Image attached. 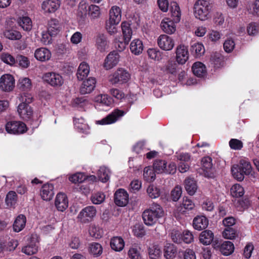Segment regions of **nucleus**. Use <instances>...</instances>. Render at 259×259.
Returning <instances> with one entry per match:
<instances>
[{"label": "nucleus", "instance_id": "35", "mask_svg": "<svg viewBox=\"0 0 259 259\" xmlns=\"http://www.w3.org/2000/svg\"><path fill=\"white\" fill-rule=\"evenodd\" d=\"M177 249L172 244L166 243L164 248V256L167 259H172L177 254Z\"/></svg>", "mask_w": 259, "mask_h": 259}, {"label": "nucleus", "instance_id": "15", "mask_svg": "<svg viewBox=\"0 0 259 259\" xmlns=\"http://www.w3.org/2000/svg\"><path fill=\"white\" fill-rule=\"evenodd\" d=\"M38 242L36 235H33L29 243L22 247V252L27 255L36 254L38 251Z\"/></svg>", "mask_w": 259, "mask_h": 259}, {"label": "nucleus", "instance_id": "3", "mask_svg": "<svg viewBox=\"0 0 259 259\" xmlns=\"http://www.w3.org/2000/svg\"><path fill=\"white\" fill-rule=\"evenodd\" d=\"M165 215L163 208L158 204H152L148 209L142 213L144 224L148 226H152Z\"/></svg>", "mask_w": 259, "mask_h": 259}, {"label": "nucleus", "instance_id": "43", "mask_svg": "<svg viewBox=\"0 0 259 259\" xmlns=\"http://www.w3.org/2000/svg\"><path fill=\"white\" fill-rule=\"evenodd\" d=\"M110 171L105 166L100 167L98 171V176L100 181L103 183L107 182L110 178Z\"/></svg>", "mask_w": 259, "mask_h": 259}, {"label": "nucleus", "instance_id": "14", "mask_svg": "<svg viewBox=\"0 0 259 259\" xmlns=\"http://www.w3.org/2000/svg\"><path fill=\"white\" fill-rule=\"evenodd\" d=\"M176 60L178 63L185 64L189 58L188 47L184 45H179L176 49Z\"/></svg>", "mask_w": 259, "mask_h": 259}, {"label": "nucleus", "instance_id": "27", "mask_svg": "<svg viewBox=\"0 0 259 259\" xmlns=\"http://www.w3.org/2000/svg\"><path fill=\"white\" fill-rule=\"evenodd\" d=\"M192 69L194 74L199 77H203L206 75V69L204 64L200 62L193 64Z\"/></svg>", "mask_w": 259, "mask_h": 259}, {"label": "nucleus", "instance_id": "17", "mask_svg": "<svg viewBox=\"0 0 259 259\" xmlns=\"http://www.w3.org/2000/svg\"><path fill=\"white\" fill-rule=\"evenodd\" d=\"M114 202L119 206H124L128 202V195L126 191L119 189L114 194Z\"/></svg>", "mask_w": 259, "mask_h": 259}, {"label": "nucleus", "instance_id": "44", "mask_svg": "<svg viewBox=\"0 0 259 259\" xmlns=\"http://www.w3.org/2000/svg\"><path fill=\"white\" fill-rule=\"evenodd\" d=\"M155 171L150 166L146 167L143 171L144 179L147 182H153L155 179Z\"/></svg>", "mask_w": 259, "mask_h": 259}, {"label": "nucleus", "instance_id": "61", "mask_svg": "<svg viewBox=\"0 0 259 259\" xmlns=\"http://www.w3.org/2000/svg\"><path fill=\"white\" fill-rule=\"evenodd\" d=\"M105 198L104 194L99 192L92 195L91 201L95 204H100L104 201Z\"/></svg>", "mask_w": 259, "mask_h": 259}, {"label": "nucleus", "instance_id": "63", "mask_svg": "<svg viewBox=\"0 0 259 259\" xmlns=\"http://www.w3.org/2000/svg\"><path fill=\"white\" fill-rule=\"evenodd\" d=\"M177 64L174 61H169L163 67V70L167 73L175 74L176 72Z\"/></svg>", "mask_w": 259, "mask_h": 259}, {"label": "nucleus", "instance_id": "51", "mask_svg": "<svg viewBox=\"0 0 259 259\" xmlns=\"http://www.w3.org/2000/svg\"><path fill=\"white\" fill-rule=\"evenodd\" d=\"M18 86L21 90H29L32 87L31 80L28 77L20 78L19 80Z\"/></svg>", "mask_w": 259, "mask_h": 259}, {"label": "nucleus", "instance_id": "40", "mask_svg": "<svg viewBox=\"0 0 259 259\" xmlns=\"http://www.w3.org/2000/svg\"><path fill=\"white\" fill-rule=\"evenodd\" d=\"M214 249L220 251L222 254L227 255V241L222 239H215L213 243Z\"/></svg>", "mask_w": 259, "mask_h": 259}, {"label": "nucleus", "instance_id": "25", "mask_svg": "<svg viewBox=\"0 0 259 259\" xmlns=\"http://www.w3.org/2000/svg\"><path fill=\"white\" fill-rule=\"evenodd\" d=\"M208 225V219L203 215L196 217L193 221V226L195 230L199 231L205 229Z\"/></svg>", "mask_w": 259, "mask_h": 259}, {"label": "nucleus", "instance_id": "32", "mask_svg": "<svg viewBox=\"0 0 259 259\" xmlns=\"http://www.w3.org/2000/svg\"><path fill=\"white\" fill-rule=\"evenodd\" d=\"M111 248L116 251H121L124 246V241L120 237H114L110 241Z\"/></svg>", "mask_w": 259, "mask_h": 259}, {"label": "nucleus", "instance_id": "24", "mask_svg": "<svg viewBox=\"0 0 259 259\" xmlns=\"http://www.w3.org/2000/svg\"><path fill=\"white\" fill-rule=\"evenodd\" d=\"M54 195V186L52 184L48 183L42 186L40 190V196L44 200H51Z\"/></svg>", "mask_w": 259, "mask_h": 259}, {"label": "nucleus", "instance_id": "62", "mask_svg": "<svg viewBox=\"0 0 259 259\" xmlns=\"http://www.w3.org/2000/svg\"><path fill=\"white\" fill-rule=\"evenodd\" d=\"M109 93L117 100L121 101L125 97V95L123 92L118 89L111 88L109 90Z\"/></svg>", "mask_w": 259, "mask_h": 259}, {"label": "nucleus", "instance_id": "34", "mask_svg": "<svg viewBox=\"0 0 259 259\" xmlns=\"http://www.w3.org/2000/svg\"><path fill=\"white\" fill-rule=\"evenodd\" d=\"M18 23L23 30L29 31L32 28V21L31 19L28 16H22L19 17L18 19Z\"/></svg>", "mask_w": 259, "mask_h": 259}, {"label": "nucleus", "instance_id": "46", "mask_svg": "<svg viewBox=\"0 0 259 259\" xmlns=\"http://www.w3.org/2000/svg\"><path fill=\"white\" fill-rule=\"evenodd\" d=\"M89 251L93 255L98 256L102 254L103 252V248L100 244L93 242L91 243L90 245Z\"/></svg>", "mask_w": 259, "mask_h": 259}, {"label": "nucleus", "instance_id": "6", "mask_svg": "<svg viewBox=\"0 0 259 259\" xmlns=\"http://www.w3.org/2000/svg\"><path fill=\"white\" fill-rule=\"evenodd\" d=\"M97 210L93 206H88L83 208L78 213L77 219L81 223L87 224L91 222L96 216Z\"/></svg>", "mask_w": 259, "mask_h": 259}, {"label": "nucleus", "instance_id": "37", "mask_svg": "<svg viewBox=\"0 0 259 259\" xmlns=\"http://www.w3.org/2000/svg\"><path fill=\"white\" fill-rule=\"evenodd\" d=\"M121 27L123 36V39L126 40V42H129L133 34V31L131 29L130 24L127 22H122L121 24Z\"/></svg>", "mask_w": 259, "mask_h": 259}, {"label": "nucleus", "instance_id": "20", "mask_svg": "<svg viewBox=\"0 0 259 259\" xmlns=\"http://www.w3.org/2000/svg\"><path fill=\"white\" fill-rule=\"evenodd\" d=\"M59 7V0H46L41 4V9L45 13H54Z\"/></svg>", "mask_w": 259, "mask_h": 259}, {"label": "nucleus", "instance_id": "39", "mask_svg": "<svg viewBox=\"0 0 259 259\" xmlns=\"http://www.w3.org/2000/svg\"><path fill=\"white\" fill-rule=\"evenodd\" d=\"M210 60L211 63L213 64L214 67L220 68L224 64V58L220 53L215 52L212 53Z\"/></svg>", "mask_w": 259, "mask_h": 259}, {"label": "nucleus", "instance_id": "47", "mask_svg": "<svg viewBox=\"0 0 259 259\" xmlns=\"http://www.w3.org/2000/svg\"><path fill=\"white\" fill-rule=\"evenodd\" d=\"M4 35L6 37L12 40H18L22 37L20 32L14 29H6L4 32Z\"/></svg>", "mask_w": 259, "mask_h": 259}, {"label": "nucleus", "instance_id": "30", "mask_svg": "<svg viewBox=\"0 0 259 259\" xmlns=\"http://www.w3.org/2000/svg\"><path fill=\"white\" fill-rule=\"evenodd\" d=\"M144 46L143 42L139 39H135L131 43L130 50L131 52L136 55H139L143 52Z\"/></svg>", "mask_w": 259, "mask_h": 259}, {"label": "nucleus", "instance_id": "60", "mask_svg": "<svg viewBox=\"0 0 259 259\" xmlns=\"http://www.w3.org/2000/svg\"><path fill=\"white\" fill-rule=\"evenodd\" d=\"M147 54L149 58L154 60H159L161 59V53L155 48H150L147 50Z\"/></svg>", "mask_w": 259, "mask_h": 259}, {"label": "nucleus", "instance_id": "29", "mask_svg": "<svg viewBox=\"0 0 259 259\" xmlns=\"http://www.w3.org/2000/svg\"><path fill=\"white\" fill-rule=\"evenodd\" d=\"M214 235L212 232L209 230L202 231L199 236L200 242L204 245H209L213 241Z\"/></svg>", "mask_w": 259, "mask_h": 259}, {"label": "nucleus", "instance_id": "9", "mask_svg": "<svg viewBox=\"0 0 259 259\" xmlns=\"http://www.w3.org/2000/svg\"><path fill=\"white\" fill-rule=\"evenodd\" d=\"M44 80L54 87H59L64 82L62 76L59 73L54 72H49L45 73L42 76Z\"/></svg>", "mask_w": 259, "mask_h": 259}, {"label": "nucleus", "instance_id": "48", "mask_svg": "<svg viewBox=\"0 0 259 259\" xmlns=\"http://www.w3.org/2000/svg\"><path fill=\"white\" fill-rule=\"evenodd\" d=\"M231 194L232 196L239 197L244 194V188L239 184H234L231 188Z\"/></svg>", "mask_w": 259, "mask_h": 259}, {"label": "nucleus", "instance_id": "45", "mask_svg": "<svg viewBox=\"0 0 259 259\" xmlns=\"http://www.w3.org/2000/svg\"><path fill=\"white\" fill-rule=\"evenodd\" d=\"M89 233L91 236L99 239L103 235V231L98 226L95 224H91L89 229Z\"/></svg>", "mask_w": 259, "mask_h": 259}, {"label": "nucleus", "instance_id": "42", "mask_svg": "<svg viewBox=\"0 0 259 259\" xmlns=\"http://www.w3.org/2000/svg\"><path fill=\"white\" fill-rule=\"evenodd\" d=\"M149 255L150 259H159L161 255L160 247L158 245H152L149 248Z\"/></svg>", "mask_w": 259, "mask_h": 259}, {"label": "nucleus", "instance_id": "26", "mask_svg": "<svg viewBox=\"0 0 259 259\" xmlns=\"http://www.w3.org/2000/svg\"><path fill=\"white\" fill-rule=\"evenodd\" d=\"M96 46L100 52L105 51L108 49V42L106 36L103 33H99L96 38Z\"/></svg>", "mask_w": 259, "mask_h": 259}, {"label": "nucleus", "instance_id": "55", "mask_svg": "<svg viewBox=\"0 0 259 259\" xmlns=\"http://www.w3.org/2000/svg\"><path fill=\"white\" fill-rule=\"evenodd\" d=\"M194 207V204L192 201L188 197H184L182 203L180 207V211L184 212L185 210H191Z\"/></svg>", "mask_w": 259, "mask_h": 259}, {"label": "nucleus", "instance_id": "22", "mask_svg": "<svg viewBox=\"0 0 259 259\" xmlns=\"http://www.w3.org/2000/svg\"><path fill=\"white\" fill-rule=\"evenodd\" d=\"M55 205L59 211H63L68 206V201L66 195L63 193H60L56 196Z\"/></svg>", "mask_w": 259, "mask_h": 259}, {"label": "nucleus", "instance_id": "19", "mask_svg": "<svg viewBox=\"0 0 259 259\" xmlns=\"http://www.w3.org/2000/svg\"><path fill=\"white\" fill-rule=\"evenodd\" d=\"M35 58L41 62H46L50 60L52 57L51 51L47 48L41 47L37 49L34 52Z\"/></svg>", "mask_w": 259, "mask_h": 259}, {"label": "nucleus", "instance_id": "52", "mask_svg": "<svg viewBox=\"0 0 259 259\" xmlns=\"http://www.w3.org/2000/svg\"><path fill=\"white\" fill-rule=\"evenodd\" d=\"M166 162L164 160H158L153 163V169L155 172L161 174L165 172Z\"/></svg>", "mask_w": 259, "mask_h": 259}, {"label": "nucleus", "instance_id": "49", "mask_svg": "<svg viewBox=\"0 0 259 259\" xmlns=\"http://www.w3.org/2000/svg\"><path fill=\"white\" fill-rule=\"evenodd\" d=\"M128 254L131 259H142L140 248L137 245L132 246L128 250Z\"/></svg>", "mask_w": 259, "mask_h": 259}, {"label": "nucleus", "instance_id": "4", "mask_svg": "<svg viewBox=\"0 0 259 259\" xmlns=\"http://www.w3.org/2000/svg\"><path fill=\"white\" fill-rule=\"evenodd\" d=\"M212 5L209 1L197 0L193 6V14L195 17L200 21H205L210 17Z\"/></svg>", "mask_w": 259, "mask_h": 259}, {"label": "nucleus", "instance_id": "58", "mask_svg": "<svg viewBox=\"0 0 259 259\" xmlns=\"http://www.w3.org/2000/svg\"><path fill=\"white\" fill-rule=\"evenodd\" d=\"M0 58L3 62L11 66L15 64L16 62L15 58L8 53L4 52L2 53Z\"/></svg>", "mask_w": 259, "mask_h": 259}, {"label": "nucleus", "instance_id": "53", "mask_svg": "<svg viewBox=\"0 0 259 259\" xmlns=\"http://www.w3.org/2000/svg\"><path fill=\"white\" fill-rule=\"evenodd\" d=\"M60 25L56 20H51L49 23L48 31L51 35H56L59 31Z\"/></svg>", "mask_w": 259, "mask_h": 259}, {"label": "nucleus", "instance_id": "7", "mask_svg": "<svg viewBox=\"0 0 259 259\" xmlns=\"http://www.w3.org/2000/svg\"><path fill=\"white\" fill-rule=\"evenodd\" d=\"M7 132L11 134L19 135L24 133L27 131L26 124L20 121H9L6 124Z\"/></svg>", "mask_w": 259, "mask_h": 259}, {"label": "nucleus", "instance_id": "54", "mask_svg": "<svg viewBox=\"0 0 259 259\" xmlns=\"http://www.w3.org/2000/svg\"><path fill=\"white\" fill-rule=\"evenodd\" d=\"M89 15L92 19L99 18L101 15L100 9L99 6L91 5L88 9Z\"/></svg>", "mask_w": 259, "mask_h": 259}, {"label": "nucleus", "instance_id": "41", "mask_svg": "<svg viewBox=\"0 0 259 259\" xmlns=\"http://www.w3.org/2000/svg\"><path fill=\"white\" fill-rule=\"evenodd\" d=\"M191 52L196 57L202 56L205 52L204 47L202 44L194 43L191 46Z\"/></svg>", "mask_w": 259, "mask_h": 259}, {"label": "nucleus", "instance_id": "23", "mask_svg": "<svg viewBox=\"0 0 259 259\" xmlns=\"http://www.w3.org/2000/svg\"><path fill=\"white\" fill-rule=\"evenodd\" d=\"M96 80L94 77H89L83 81L80 89L81 94H87L91 93L96 87Z\"/></svg>", "mask_w": 259, "mask_h": 259}, {"label": "nucleus", "instance_id": "31", "mask_svg": "<svg viewBox=\"0 0 259 259\" xmlns=\"http://www.w3.org/2000/svg\"><path fill=\"white\" fill-rule=\"evenodd\" d=\"M73 121L75 128L79 132L83 133H87L88 132V131L89 130V126L85 123L83 118L82 117H80L79 118L75 117Z\"/></svg>", "mask_w": 259, "mask_h": 259}, {"label": "nucleus", "instance_id": "2", "mask_svg": "<svg viewBox=\"0 0 259 259\" xmlns=\"http://www.w3.org/2000/svg\"><path fill=\"white\" fill-rule=\"evenodd\" d=\"M20 102L17 107V112L21 118L24 120H30L33 116V110L29 105L33 101V97L31 94L24 93L18 97Z\"/></svg>", "mask_w": 259, "mask_h": 259}, {"label": "nucleus", "instance_id": "12", "mask_svg": "<svg viewBox=\"0 0 259 259\" xmlns=\"http://www.w3.org/2000/svg\"><path fill=\"white\" fill-rule=\"evenodd\" d=\"M14 84V77L10 74H5L0 78V89L5 92L12 91Z\"/></svg>", "mask_w": 259, "mask_h": 259}, {"label": "nucleus", "instance_id": "56", "mask_svg": "<svg viewBox=\"0 0 259 259\" xmlns=\"http://www.w3.org/2000/svg\"><path fill=\"white\" fill-rule=\"evenodd\" d=\"M147 193L152 199L158 198L160 194V189L154 185H150L147 189Z\"/></svg>", "mask_w": 259, "mask_h": 259}, {"label": "nucleus", "instance_id": "50", "mask_svg": "<svg viewBox=\"0 0 259 259\" xmlns=\"http://www.w3.org/2000/svg\"><path fill=\"white\" fill-rule=\"evenodd\" d=\"M17 196L15 192L11 191L7 195L5 201L8 207H13L16 203Z\"/></svg>", "mask_w": 259, "mask_h": 259}, {"label": "nucleus", "instance_id": "13", "mask_svg": "<svg viewBox=\"0 0 259 259\" xmlns=\"http://www.w3.org/2000/svg\"><path fill=\"white\" fill-rule=\"evenodd\" d=\"M120 56L116 51L110 52L106 57L104 63V67L109 70L115 66L119 61Z\"/></svg>", "mask_w": 259, "mask_h": 259}, {"label": "nucleus", "instance_id": "59", "mask_svg": "<svg viewBox=\"0 0 259 259\" xmlns=\"http://www.w3.org/2000/svg\"><path fill=\"white\" fill-rule=\"evenodd\" d=\"M133 232L135 236L141 238L145 235L144 227L141 224H136L133 228Z\"/></svg>", "mask_w": 259, "mask_h": 259}, {"label": "nucleus", "instance_id": "16", "mask_svg": "<svg viewBox=\"0 0 259 259\" xmlns=\"http://www.w3.org/2000/svg\"><path fill=\"white\" fill-rule=\"evenodd\" d=\"M94 101L96 103V107L100 110L104 109H100V107H108L113 103L112 99L107 94H100L96 96Z\"/></svg>", "mask_w": 259, "mask_h": 259}, {"label": "nucleus", "instance_id": "5", "mask_svg": "<svg viewBox=\"0 0 259 259\" xmlns=\"http://www.w3.org/2000/svg\"><path fill=\"white\" fill-rule=\"evenodd\" d=\"M131 75L125 69L119 68L109 76V81L112 84H121L127 82L130 79Z\"/></svg>", "mask_w": 259, "mask_h": 259}, {"label": "nucleus", "instance_id": "11", "mask_svg": "<svg viewBox=\"0 0 259 259\" xmlns=\"http://www.w3.org/2000/svg\"><path fill=\"white\" fill-rule=\"evenodd\" d=\"M157 44L161 50L170 51L175 46V41L171 37L167 35L161 34L157 38Z\"/></svg>", "mask_w": 259, "mask_h": 259}, {"label": "nucleus", "instance_id": "8", "mask_svg": "<svg viewBox=\"0 0 259 259\" xmlns=\"http://www.w3.org/2000/svg\"><path fill=\"white\" fill-rule=\"evenodd\" d=\"M211 161L212 159L210 157L203 158L201 160L202 167L197 170V172L206 178H213L214 174L212 168Z\"/></svg>", "mask_w": 259, "mask_h": 259}, {"label": "nucleus", "instance_id": "33", "mask_svg": "<svg viewBox=\"0 0 259 259\" xmlns=\"http://www.w3.org/2000/svg\"><path fill=\"white\" fill-rule=\"evenodd\" d=\"M170 11L171 16L173 18L174 21L178 23L181 20V12L178 4L176 2H171L170 6Z\"/></svg>", "mask_w": 259, "mask_h": 259}, {"label": "nucleus", "instance_id": "38", "mask_svg": "<svg viewBox=\"0 0 259 259\" xmlns=\"http://www.w3.org/2000/svg\"><path fill=\"white\" fill-rule=\"evenodd\" d=\"M185 188L189 195H194L197 189L196 181L194 179L187 178L185 181Z\"/></svg>", "mask_w": 259, "mask_h": 259}, {"label": "nucleus", "instance_id": "21", "mask_svg": "<svg viewBox=\"0 0 259 259\" xmlns=\"http://www.w3.org/2000/svg\"><path fill=\"white\" fill-rule=\"evenodd\" d=\"M109 20L112 24H119L121 19V9L117 6L111 7L109 12Z\"/></svg>", "mask_w": 259, "mask_h": 259}, {"label": "nucleus", "instance_id": "57", "mask_svg": "<svg viewBox=\"0 0 259 259\" xmlns=\"http://www.w3.org/2000/svg\"><path fill=\"white\" fill-rule=\"evenodd\" d=\"M87 179V176L82 172H76L69 177V180L73 183H82Z\"/></svg>", "mask_w": 259, "mask_h": 259}, {"label": "nucleus", "instance_id": "28", "mask_svg": "<svg viewBox=\"0 0 259 259\" xmlns=\"http://www.w3.org/2000/svg\"><path fill=\"white\" fill-rule=\"evenodd\" d=\"M90 66L89 64L85 62H81L77 69L76 75L79 80H82L83 78L88 76L90 72Z\"/></svg>", "mask_w": 259, "mask_h": 259}, {"label": "nucleus", "instance_id": "1", "mask_svg": "<svg viewBox=\"0 0 259 259\" xmlns=\"http://www.w3.org/2000/svg\"><path fill=\"white\" fill-rule=\"evenodd\" d=\"M231 173L232 177L238 182L243 181L245 176L255 178L257 174L253 171L250 161L245 158H242L238 164H233L231 168Z\"/></svg>", "mask_w": 259, "mask_h": 259}, {"label": "nucleus", "instance_id": "36", "mask_svg": "<svg viewBox=\"0 0 259 259\" xmlns=\"http://www.w3.org/2000/svg\"><path fill=\"white\" fill-rule=\"evenodd\" d=\"M26 219L23 214L19 215L15 219L13 224V229L16 232H19L25 226Z\"/></svg>", "mask_w": 259, "mask_h": 259}, {"label": "nucleus", "instance_id": "10", "mask_svg": "<svg viewBox=\"0 0 259 259\" xmlns=\"http://www.w3.org/2000/svg\"><path fill=\"white\" fill-rule=\"evenodd\" d=\"M125 114V112L122 110L118 109L114 110L110 114L101 120L96 121L98 124L107 125L113 123L117 121L120 117Z\"/></svg>", "mask_w": 259, "mask_h": 259}, {"label": "nucleus", "instance_id": "18", "mask_svg": "<svg viewBox=\"0 0 259 259\" xmlns=\"http://www.w3.org/2000/svg\"><path fill=\"white\" fill-rule=\"evenodd\" d=\"M176 22L174 20H171L168 18H165L162 20L160 27L163 32L171 34L174 33L176 30Z\"/></svg>", "mask_w": 259, "mask_h": 259}, {"label": "nucleus", "instance_id": "64", "mask_svg": "<svg viewBox=\"0 0 259 259\" xmlns=\"http://www.w3.org/2000/svg\"><path fill=\"white\" fill-rule=\"evenodd\" d=\"M249 13L259 16V0H256L253 4L248 7Z\"/></svg>", "mask_w": 259, "mask_h": 259}]
</instances>
